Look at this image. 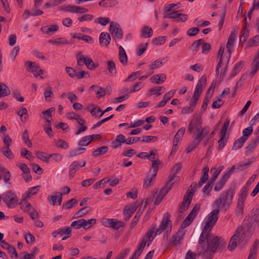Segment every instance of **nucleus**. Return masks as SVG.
Returning <instances> with one entry per match:
<instances>
[{"label":"nucleus","instance_id":"f257e3e1","mask_svg":"<svg viewBox=\"0 0 259 259\" xmlns=\"http://www.w3.org/2000/svg\"><path fill=\"white\" fill-rule=\"evenodd\" d=\"M235 189V185H231L228 190L220 194L219 198L214 201L213 205L219 209L221 208L226 211L232 202Z\"/></svg>","mask_w":259,"mask_h":259},{"label":"nucleus","instance_id":"f03ea898","mask_svg":"<svg viewBox=\"0 0 259 259\" xmlns=\"http://www.w3.org/2000/svg\"><path fill=\"white\" fill-rule=\"evenodd\" d=\"M220 238L214 236L212 239H209L207 242V248L202 254L205 259H212L216 252L220 244Z\"/></svg>","mask_w":259,"mask_h":259},{"label":"nucleus","instance_id":"7ed1b4c3","mask_svg":"<svg viewBox=\"0 0 259 259\" xmlns=\"http://www.w3.org/2000/svg\"><path fill=\"white\" fill-rule=\"evenodd\" d=\"M253 210V215L246 216L243 221L244 227H246L247 231L250 232L254 231L258 226L259 207Z\"/></svg>","mask_w":259,"mask_h":259},{"label":"nucleus","instance_id":"20e7f679","mask_svg":"<svg viewBox=\"0 0 259 259\" xmlns=\"http://www.w3.org/2000/svg\"><path fill=\"white\" fill-rule=\"evenodd\" d=\"M77 65L79 66L85 64L87 67L91 70H94L98 67L99 64H95L92 59L87 57H85L80 53H78L76 56Z\"/></svg>","mask_w":259,"mask_h":259},{"label":"nucleus","instance_id":"39448f33","mask_svg":"<svg viewBox=\"0 0 259 259\" xmlns=\"http://www.w3.org/2000/svg\"><path fill=\"white\" fill-rule=\"evenodd\" d=\"M202 124V120L201 116L197 113H195L190 121L188 126V132L192 133L194 130H200Z\"/></svg>","mask_w":259,"mask_h":259},{"label":"nucleus","instance_id":"423d86ee","mask_svg":"<svg viewBox=\"0 0 259 259\" xmlns=\"http://www.w3.org/2000/svg\"><path fill=\"white\" fill-rule=\"evenodd\" d=\"M243 230V227H239L235 232V234L232 236L231 237L229 244L228 245V249L232 251L237 246V240H238L239 243L242 240V237L244 235V233L242 235L240 236V232Z\"/></svg>","mask_w":259,"mask_h":259},{"label":"nucleus","instance_id":"0eeeda50","mask_svg":"<svg viewBox=\"0 0 259 259\" xmlns=\"http://www.w3.org/2000/svg\"><path fill=\"white\" fill-rule=\"evenodd\" d=\"M189 190H187L183 198V201L179 205L178 211L180 213H183L187 210L192 201V196L190 195Z\"/></svg>","mask_w":259,"mask_h":259},{"label":"nucleus","instance_id":"6e6552de","mask_svg":"<svg viewBox=\"0 0 259 259\" xmlns=\"http://www.w3.org/2000/svg\"><path fill=\"white\" fill-rule=\"evenodd\" d=\"M2 195L3 201L9 208L15 207L14 203L16 201L15 194L11 191H8Z\"/></svg>","mask_w":259,"mask_h":259},{"label":"nucleus","instance_id":"1a4fd4ad","mask_svg":"<svg viewBox=\"0 0 259 259\" xmlns=\"http://www.w3.org/2000/svg\"><path fill=\"white\" fill-rule=\"evenodd\" d=\"M109 31L112 35H114L118 39H121L123 37V31L119 24L116 22H112L110 23Z\"/></svg>","mask_w":259,"mask_h":259},{"label":"nucleus","instance_id":"9d476101","mask_svg":"<svg viewBox=\"0 0 259 259\" xmlns=\"http://www.w3.org/2000/svg\"><path fill=\"white\" fill-rule=\"evenodd\" d=\"M26 63L28 64L27 70L33 73L35 77H37L44 73L43 70L40 69L39 65L35 62L27 61Z\"/></svg>","mask_w":259,"mask_h":259},{"label":"nucleus","instance_id":"9b49d317","mask_svg":"<svg viewBox=\"0 0 259 259\" xmlns=\"http://www.w3.org/2000/svg\"><path fill=\"white\" fill-rule=\"evenodd\" d=\"M86 162L85 160L83 161V164H81L78 162L77 161H74L72 162V163L69 165V177L70 179L72 178L76 170H78L80 167H83L85 165Z\"/></svg>","mask_w":259,"mask_h":259},{"label":"nucleus","instance_id":"f8f14e48","mask_svg":"<svg viewBox=\"0 0 259 259\" xmlns=\"http://www.w3.org/2000/svg\"><path fill=\"white\" fill-rule=\"evenodd\" d=\"M183 235L184 234L182 231H178L172 236L168 245L171 246L180 245L181 243V241L183 239Z\"/></svg>","mask_w":259,"mask_h":259},{"label":"nucleus","instance_id":"ddd939ff","mask_svg":"<svg viewBox=\"0 0 259 259\" xmlns=\"http://www.w3.org/2000/svg\"><path fill=\"white\" fill-rule=\"evenodd\" d=\"M220 211V209L218 208L213 210L208 215L206 223H209V225L214 226L218 219V214Z\"/></svg>","mask_w":259,"mask_h":259},{"label":"nucleus","instance_id":"4468645a","mask_svg":"<svg viewBox=\"0 0 259 259\" xmlns=\"http://www.w3.org/2000/svg\"><path fill=\"white\" fill-rule=\"evenodd\" d=\"M20 169L24 174L23 179L26 182H28L32 180L31 176L30 174V169L26 164L22 163L19 165Z\"/></svg>","mask_w":259,"mask_h":259},{"label":"nucleus","instance_id":"2eb2a0df","mask_svg":"<svg viewBox=\"0 0 259 259\" xmlns=\"http://www.w3.org/2000/svg\"><path fill=\"white\" fill-rule=\"evenodd\" d=\"M166 76L164 74H159L152 76L150 78L151 81L153 83L158 84H161L166 79Z\"/></svg>","mask_w":259,"mask_h":259},{"label":"nucleus","instance_id":"dca6fc26","mask_svg":"<svg viewBox=\"0 0 259 259\" xmlns=\"http://www.w3.org/2000/svg\"><path fill=\"white\" fill-rule=\"evenodd\" d=\"M111 37L108 32H102L100 34L99 38L100 44L102 45L103 44L106 46H108L110 44Z\"/></svg>","mask_w":259,"mask_h":259},{"label":"nucleus","instance_id":"f3484780","mask_svg":"<svg viewBox=\"0 0 259 259\" xmlns=\"http://www.w3.org/2000/svg\"><path fill=\"white\" fill-rule=\"evenodd\" d=\"M55 108L51 107L47 110L43 111L42 114L43 115L42 118L45 119L48 123H51L52 120V113L55 112Z\"/></svg>","mask_w":259,"mask_h":259},{"label":"nucleus","instance_id":"a211bd4d","mask_svg":"<svg viewBox=\"0 0 259 259\" xmlns=\"http://www.w3.org/2000/svg\"><path fill=\"white\" fill-rule=\"evenodd\" d=\"M58 28L59 27L57 25H52L44 26L41 28V30L45 33L51 35L55 31H57Z\"/></svg>","mask_w":259,"mask_h":259},{"label":"nucleus","instance_id":"6ab92c4d","mask_svg":"<svg viewBox=\"0 0 259 259\" xmlns=\"http://www.w3.org/2000/svg\"><path fill=\"white\" fill-rule=\"evenodd\" d=\"M17 115L20 116V120L22 122L25 123L28 121L29 115L25 107H21V109L17 112Z\"/></svg>","mask_w":259,"mask_h":259},{"label":"nucleus","instance_id":"aec40b11","mask_svg":"<svg viewBox=\"0 0 259 259\" xmlns=\"http://www.w3.org/2000/svg\"><path fill=\"white\" fill-rule=\"evenodd\" d=\"M174 92L170 91L166 93L164 95L162 101L156 106V108H160L164 106L167 102L173 97L174 95Z\"/></svg>","mask_w":259,"mask_h":259},{"label":"nucleus","instance_id":"412c9836","mask_svg":"<svg viewBox=\"0 0 259 259\" xmlns=\"http://www.w3.org/2000/svg\"><path fill=\"white\" fill-rule=\"evenodd\" d=\"M136 211V206L130 207L126 205L123 209V214L125 216V220L127 221L130 219L132 215Z\"/></svg>","mask_w":259,"mask_h":259},{"label":"nucleus","instance_id":"4be33fe9","mask_svg":"<svg viewBox=\"0 0 259 259\" xmlns=\"http://www.w3.org/2000/svg\"><path fill=\"white\" fill-rule=\"evenodd\" d=\"M257 143H259V136H256L250 142L246 147V153L252 152L256 147Z\"/></svg>","mask_w":259,"mask_h":259},{"label":"nucleus","instance_id":"5701e85b","mask_svg":"<svg viewBox=\"0 0 259 259\" xmlns=\"http://www.w3.org/2000/svg\"><path fill=\"white\" fill-rule=\"evenodd\" d=\"M119 59L120 62L124 65L127 64V57L125 51L122 46L119 47Z\"/></svg>","mask_w":259,"mask_h":259},{"label":"nucleus","instance_id":"b1692460","mask_svg":"<svg viewBox=\"0 0 259 259\" xmlns=\"http://www.w3.org/2000/svg\"><path fill=\"white\" fill-rule=\"evenodd\" d=\"M1 178H3L6 184H8V188H10L11 187V184L9 182L10 180L11 174L10 172L7 170L5 168H4V170H2L0 172Z\"/></svg>","mask_w":259,"mask_h":259},{"label":"nucleus","instance_id":"393cba45","mask_svg":"<svg viewBox=\"0 0 259 259\" xmlns=\"http://www.w3.org/2000/svg\"><path fill=\"white\" fill-rule=\"evenodd\" d=\"M39 187H40V186L39 185L29 188L28 190L23 195V200H27L31 197V195L35 194L38 191Z\"/></svg>","mask_w":259,"mask_h":259},{"label":"nucleus","instance_id":"a878e982","mask_svg":"<svg viewBox=\"0 0 259 259\" xmlns=\"http://www.w3.org/2000/svg\"><path fill=\"white\" fill-rule=\"evenodd\" d=\"M247 138H244V137H241L240 138L238 139L234 143V145L232 147V150H237L241 148L244 143L246 141Z\"/></svg>","mask_w":259,"mask_h":259},{"label":"nucleus","instance_id":"bb28decb","mask_svg":"<svg viewBox=\"0 0 259 259\" xmlns=\"http://www.w3.org/2000/svg\"><path fill=\"white\" fill-rule=\"evenodd\" d=\"M91 210V208H90L88 206L84 207L79 210L72 217V219H77L79 218H81L87 214L89 213Z\"/></svg>","mask_w":259,"mask_h":259},{"label":"nucleus","instance_id":"cd10ccee","mask_svg":"<svg viewBox=\"0 0 259 259\" xmlns=\"http://www.w3.org/2000/svg\"><path fill=\"white\" fill-rule=\"evenodd\" d=\"M244 62L243 61H241L238 63L236 64L235 65V66L230 74V77H233L236 76V74H238L240 72L241 69L242 68V67L244 66Z\"/></svg>","mask_w":259,"mask_h":259},{"label":"nucleus","instance_id":"c85d7f7f","mask_svg":"<svg viewBox=\"0 0 259 259\" xmlns=\"http://www.w3.org/2000/svg\"><path fill=\"white\" fill-rule=\"evenodd\" d=\"M11 91L9 88L3 82L0 83V98L10 94Z\"/></svg>","mask_w":259,"mask_h":259},{"label":"nucleus","instance_id":"c756f323","mask_svg":"<svg viewBox=\"0 0 259 259\" xmlns=\"http://www.w3.org/2000/svg\"><path fill=\"white\" fill-rule=\"evenodd\" d=\"M21 209L24 212H28L31 209L32 206L30 203L28 202L27 200H23L19 203Z\"/></svg>","mask_w":259,"mask_h":259},{"label":"nucleus","instance_id":"7c9ffc66","mask_svg":"<svg viewBox=\"0 0 259 259\" xmlns=\"http://www.w3.org/2000/svg\"><path fill=\"white\" fill-rule=\"evenodd\" d=\"M108 151V147L106 146H103L94 150L92 153V155L97 157L106 153Z\"/></svg>","mask_w":259,"mask_h":259},{"label":"nucleus","instance_id":"2f4dec72","mask_svg":"<svg viewBox=\"0 0 259 259\" xmlns=\"http://www.w3.org/2000/svg\"><path fill=\"white\" fill-rule=\"evenodd\" d=\"M153 30L149 26H144L141 30V35L143 37H150L152 35Z\"/></svg>","mask_w":259,"mask_h":259},{"label":"nucleus","instance_id":"473e14b6","mask_svg":"<svg viewBox=\"0 0 259 259\" xmlns=\"http://www.w3.org/2000/svg\"><path fill=\"white\" fill-rule=\"evenodd\" d=\"M116 139L121 144L126 143L128 145H131L134 143V142L132 141V138H128L125 139V136L121 134L117 135L116 137Z\"/></svg>","mask_w":259,"mask_h":259},{"label":"nucleus","instance_id":"72a5a7b5","mask_svg":"<svg viewBox=\"0 0 259 259\" xmlns=\"http://www.w3.org/2000/svg\"><path fill=\"white\" fill-rule=\"evenodd\" d=\"M107 69L112 76L116 74V69L114 62L112 60L108 61L107 63Z\"/></svg>","mask_w":259,"mask_h":259},{"label":"nucleus","instance_id":"f704fd0d","mask_svg":"<svg viewBox=\"0 0 259 259\" xmlns=\"http://www.w3.org/2000/svg\"><path fill=\"white\" fill-rule=\"evenodd\" d=\"M210 237L209 233H207L206 235L201 234L199 237L198 243L200 245V247L202 250H204L205 249V246L204 244L205 240H206V241L207 242V240L209 239Z\"/></svg>","mask_w":259,"mask_h":259},{"label":"nucleus","instance_id":"c9c22d12","mask_svg":"<svg viewBox=\"0 0 259 259\" xmlns=\"http://www.w3.org/2000/svg\"><path fill=\"white\" fill-rule=\"evenodd\" d=\"M251 67L252 70L249 74V76L251 78H252L259 69V61L253 60L251 63Z\"/></svg>","mask_w":259,"mask_h":259},{"label":"nucleus","instance_id":"e433bc0d","mask_svg":"<svg viewBox=\"0 0 259 259\" xmlns=\"http://www.w3.org/2000/svg\"><path fill=\"white\" fill-rule=\"evenodd\" d=\"M206 84V77L205 75H203L199 79L195 89L198 90L199 91H203V86L205 85Z\"/></svg>","mask_w":259,"mask_h":259},{"label":"nucleus","instance_id":"4c0bfd02","mask_svg":"<svg viewBox=\"0 0 259 259\" xmlns=\"http://www.w3.org/2000/svg\"><path fill=\"white\" fill-rule=\"evenodd\" d=\"M259 44V35H256L250 39L247 42L246 47L250 48L257 46Z\"/></svg>","mask_w":259,"mask_h":259},{"label":"nucleus","instance_id":"58836bf2","mask_svg":"<svg viewBox=\"0 0 259 259\" xmlns=\"http://www.w3.org/2000/svg\"><path fill=\"white\" fill-rule=\"evenodd\" d=\"M182 168V164L181 163H177L175 165L174 167L171 170V172L169 175L172 176H174V177L177 178L178 179H179V177L177 176V174L178 173Z\"/></svg>","mask_w":259,"mask_h":259},{"label":"nucleus","instance_id":"ea45409f","mask_svg":"<svg viewBox=\"0 0 259 259\" xmlns=\"http://www.w3.org/2000/svg\"><path fill=\"white\" fill-rule=\"evenodd\" d=\"M162 162L158 159L154 160L152 161V168L153 169L152 177H155L158 169V165H161Z\"/></svg>","mask_w":259,"mask_h":259},{"label":"nucleus","instance_id":"a19ab883","mask_svg":"<svg viewBox=\"0 0 259 259\" xmlns=\"http://www.w3.org/2000/svg\"><path fill=\"white\" fill-rule=\"evenodd\" d=\"M92 141V139H90V136L83 137L79 142L78 145L80 146H87Z\"/></svg>","mask_w":259,"mask_h":259},{"label":"nucleus","instance_id":"79ce46f5","mask_svg":"<svg viewBox=\"0 0 259 259\" xmlns=\"http://www.w3.org/2000/svg\"><path fill=\"white\" fill-rule=\"evenodd\" d=\"M258 243H259L258 240L256 239L254 241L253 244L252 245V246L250 250L249 256L255 257V255H256V253H257V248Z\"/></svg>","mask_w":259,"mask_h":259},{"label":"nucleus","instance_id":"37998d69","mask_svg":"<svg viewBox=\"0 0 259 259\" xmlns=\"http://www.w3.org/2000/svg\"><path fill=\"white\" fill-rule=\"evenodd\" d=\"M258 243H259L258 240L256 239L254 241L253 244L252 245V246L250 250L249 256L255 257V255H256V253H257V248Z\"/></svg>","mask_w":259,"mask_h":259},{"label":"nucleus","instance_id":"c03bdc74","mask_svg":"<svg viewBox=\"0 0 259 259\" xmlns=\"http://www.w3.org/2000/svg\"><path fill=\"white\" fill-rule=\"evenodd\" d=\"M185 132V128L181 127L175 135L174 141L176 143H179L181 137L183 136Z\"/></svg>","mask_w":259,"mask_h":259},{"label":"nucleus","instance_id":"a18cd8bd","mask_svg":"<svg viewBox=\"0 0 259 259\" xmlns=\"http://www.w3.org/2000/svg\"><path fill=\"white\" fill-rule=\"evenodd\" d=\"M22 139L28 147H32V144L29 139L28 131L27 130H25L23 133Z\"/></svg>","mask_w":259,"mask_h":259},{"label":"nucleus","instance_id":"49530a36","mask_svg":"<svg viewBox=\"0 0 259 259\" xmlns=\"http://www.w3.org/2000/svg\"><path fill=\"white\" fill-rule=\"evenodd\" d=\"M36 155L37 157L41 160L43 161H45L47 162L48 163H49V160H50V157L49 155H48V154L44 152H37Z\"/></svg>","mask_w":259,"mask_h":259},{"label":"nucleus","instance_id":"de8ad7c7","mask_svg":"<svg viewBox=\"0 0 259 259\" xmlns=\"http://www.w3.org/2000/svg\"><path fill=\"white\" fill-rule=\"evenodd\" d=\"M227 182V181L222 177L221 179L214 186V190L215 191H219L221 190L224 187Z\"/></svg>","mask_w":259,"mask_h":259},{"label":"nucleus","instance_id":"09e8293b","mask_svg":"<svg viewBox=\"0 0 259 259\" xmlns=\"http://www.w3.org/2000/svg\"><path fill=\"white\" fill-rule=\"evenodd\" d=\"M193 137H194V141L199 143L201 140L205 137L202 132L201 131L197 130L196 132L194 134Z\"/></svg>","mask_w":259,"mask_h":259},{"label":"nucleus","instance_id":"8fccbe9b","mask_svg":"<svg viewBox=\"0 0 259 259\" xmlns=\"http://www.w3.org/2000/svg\"><path fill=\"white\" fill-rule=\"evenodd\" d=\"M110 22V19L108 17H99L95 20V23H99L103 26L106 25Z\"/></svg>","mask_w":259,"mask_h":259},{"label":"nucleus","instance_id":"3c124183","mask_svg":"<svg viewBox=\"0 0 259 259\" xmlns=\"http://www.w3.org/2000/svg\"><path fill=\"white\" fill-rule=\"evenodd\" d=\"M124 226L125 223L124 222L114 219V221H113L111 224V228L114 230H118L120 227H124Z\"/></svg>","mask_w":259,"mask_h":259},{"label":"nucleus","instance_id":"603ef678","mask_svg":"<svg viewBox=\"0 0 259 259\" xmlns=\"http://www.w3.org/2000/svg\"><path fill=\"white\" fill-rule=\"evenodd\" d=\"M2 152L3 155L9 159H12L14 157L10 148H3Z\"/></svg>","mask_w":259,"mask_h":259},{"label":"nucleus","instance_id":"864d4df0","mask_svg":"<svg viewBox=\"0 0 259 259\" xmlns=\"http://www.w3.org/2000/svg\"><path fill=\"white\" fill-rule=\"evenodd\" d=\"M242 35L240 38V43L245 42L249 35V29H242ZM243 46V44L242 45Z\"/></svg>","mask_w":259,"mask_h":259},{"label":"nucleus","instance_id":"5fc2aeb1","mask_svg":"<svg viewBox=\"0 0 259 259\" xmlns=\"http://www.w3.org/2000/svg\"><path fill=\"white\" fill-rule=\"evenodd\" d=\"M236 33L237 32L235 29H234L232 32L231 34L230 35L228 42L227 43V45L233 46L234 45V41L236 37Z\"/></svg>","mask_w":259,"mask_h":259},{"label":"nucleus","instance_id":"6e6d98bb","mask_svg":"<svg viewBox=\"0 0 259 259\" xmlns=\"http://www.w3.org/2000/svg\"><path fill=\"white\" fill-rule=\"evenodd\" d=\"M236 171V165H233L224 174L222 177L226 180L228 181V180L230 178L231 175L232 173Z\"/></svg>","mask_w":259,"mask_h":259},{"label":"nucleus","instance_id":"4d7b16f0","mask_svg":"<svg viewBox=\"0 0 259 259\" xmlns=\"http://www.w3.org/2000/svg\"><path fill=\"white\" fill-rule=\"evenodd\" d=\"M213 228L212 225H209V223H206L204 227L202 229L201 234L206 235L207 233H209V236H212L210 232Z\"/></svg>","mask_w":259,"mask_h":259},{"label":"nucleus","instance_id":"13d9d810","mask_svg":"<svg viewBox=\"0 0 259 259\" xmlns=\"http://www.w3.org/2000/svg\"><path fill=\"white\" fill-rule=\"evenodd\" d=\"M165 36H159L153 39L152 42L155 45H160L165 42Z\"/></svg>","mask_w":259,"mask_h":259},{"label":"nucleus","instance_id":"bf43d9fd","mask_svg":"<svg viewBox=\"0 0 259 259\" xmlns=\"http://www.w3.org/2000/svg\"><path fill=\"white\" fill-rule=\"evenodd\" d=\"M141 214L142 212L140 211V210H138L134 218L133 219L132 223H131L130 228L131 229L134 228L136 226Z\"/></svg>","mask_w":259,"mask_h":259},{"label":"nucleus","instance_id":"052dcab7","mask_svg":"<svg viewBox=\"0 0 259 259\" xmlns=\"http://www.w3.org/2000/svg\"><path fill=\"white\" fill-rule=\"evenodd\" d=\"M203 42V40L202 39H199L193 42L192 44L191 49L193 51H197L198 50L199 46L201 45V44Z\"/></svg>","mask_w":259,"mask_h":259},{"label":"nucleus","instance_id":"680f3d73","mask_svg":"<svg viewBox=\"0 0 259 259\" xmlns=\"http://www.w3.org/2000/svg\"><path fill=\"white\" fill-rule=\"evenodd\" d=\"M148 45V42H146L145 44H140L139 45L137 52L138 56H141L144 53L147 48Z\"/></svg>","mask_w":259,"mask_h":259},{"label":"nucleus","instance_id":"e2e57ef3","mask_svg":"<svg viewBox=\"0 0 259 259\" xmlns=\"http://www.w3.org/2000/svg\"><path fill=\"white\" fill-rule=\"evenodd\" d=\"M85 148H78L70 152V156L73 157L82 153L85 150Z\"/></svg>","mask_w":259,"mask_h":259},{"label":"nucleus","instance_id":"0e129e2a","mask_svg":"<svg viewBox=\"0 0 259 259\" xmlns=\"http://www.w3.org/2000/svg\"><path fill=\"white\" fill-rule=\"evenodd\" d=\"M76 199L75 198L71 199V200L68 201L65 204H64L62 206L63 208L65 209H69L71 208L73 204L76 203Z\"/></svg>","mask_w":259,"mask_h":259},{"label":"nucleus","instance_id":"69168bd1","mask_svg":"<svg viewBox=\"0 0 259 259\" xmlns=\"http://www.w3.org/2000/svg\"><path fill=\"white\" fill-rule=\"evenodd\" d=\"M167 218L166 219H165L164 218L162 220V221L161 222V224L159 226V227L163 229L164 230H165L166 228L168 226L169 222H170V221L169 220V214L167 213Z\"/></svg>","mask_w":259,"mask_h":259},{"label":"nucleus","instance_id":"338daca9","mask_svg":"<svg viewBox=\"0 0 259 259\" xmlns=\"http://www.w3.org/2000/svg\"><path fill=\"white\" fill-rule=\"evenodd\" d=\"M228 139V137H221V138L218 142V143H219L218 150H221L225 147V146L226 144Z\"/></svg>","mask_w":259,"mask_h":259},{"label":"nucleus","instance_id":"774afa93","mask_svg":"<svg viewBox=\"0 0 259 259\" xmlns=\"http://www.w3.org/2000/svg\"><path fill=\"white\" fill-rule=\"evenodd\" d=\"M163 63L161 60L158 59L155 60L152 64L150 65V69L154 70L161 67Z\"/></svg>","mask_w":259,"mask_h":259}]
</instances>
